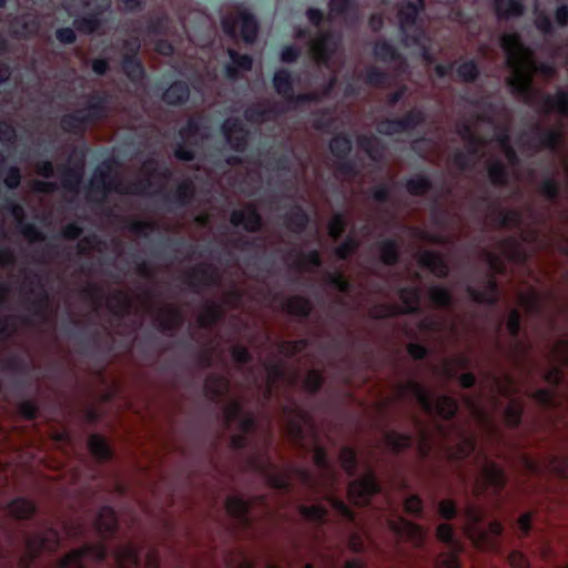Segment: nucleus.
<instances>
[{
	"label": "nucleus",
	"mask_w": 568,
	"mask_h": 568,
	"mask_svg": "<svg viewBox=\"0 0 568 568\" xmlns=\"http://www.w3.org/2000/svg\"><path fill=\"white\" fill-rule=\"evenodd\" d=\"M450 457L458 462L473 459L478 467V474L474 478L473 493L480 497L487 494L500 495L507 484L505 470L493 462L484 449H479L476 436L457 427V442L449 448Z\"/></svg>",
	"instance_id": "obj_1"
},
{
	"label": "nucleus",
	"mask_w": 568,
	"mask_h": 568,
	"mask_svg": "<svg viewBox=\"0 0 568 568\" xmlns=\"http://www.w3.org/2000/svg\"><path fill=\"white\" fill-rule=\"evenodd\" d=\"M94 526L101 540L88 542L69 551L57 562L58 568H85L84 558L103 562L110 552L106 540L115 537L119 530V520L113 507L102 506L95 517Z\"/></svg>",
	"instance_id": "obj_2"
},
{
	"label": "nucleus",
	"mask_w": 568,
	"mask_h": 568,
	"mask_svg": "<svg viewBox=\"0 0 568 568\" xmlns=\"http://www.w3.org/2000/svg\"><path fill=\"white\" fill-rule=\"evenodd\" d=\"M254 470L264 478L266 484L276 490L290 493L292 490L291 475H296L301 481L311 489H317L322 485L317 478L306 468L288 466L286 469H280L271 459L256 457L251 462Z\"/></svg>",
	"instance_id": "obj_3"
},
{
	"label": "nucleus",
	"mask_w": 568,
	"mask_h": 568,
	"mask_svg": "<svg viewBox=\"0 0 568 568\" xmlns=\"http://www.w3.org/2000/svg\"><path fill=\"white\" fill-rule=\"evenodd\" d=\"M313 462L322 473V481L326 490L324 493V499L343 521L355 524V511L335 494L338 475L328 457L327 449L318 443L314 445Z\"/></svg>",
	"instance_id": "obj_4"
},
{
	"label": "nucleus",
	"mask_w": 568,
	"mask_h": 568,
	"mask_svg": "<svg viewBox=\"0 0 568 568\" xmlns=\"http://www.w3.org/2000/svg\"><path fill=\"white\" fill-rule=\"evenodd\" d=\"M110 97L106 92H93L88 95L84 108L62 115L60 126L65 133H84L89 125L106 118Z\"/></svg>",
	"instance_id": "obj_5"
},
{
	"label": "nucleus",
	"mask_w": 568,
	"mask_h": 568,
	"mask_svg": "<svg viewBox=\"0 0 568 568\" xmlns=\"http://www.w3.org/2000/svg\"><path fill=\"white\" fill-rule=\"evenodd\" d=\"M24 552L17 560V568H33L36 560L44 552L53 554L61 546V535L59 530L43 524L42 529L34 534H22Z\"/></svg>",
	"instance_id": "obj_6"
},
{
	"label": "nucleus",
	"mask_w": 568,
	"mask_h": 568,
	"mask_svg": "<svg viewBox=\"0 0 568 568\" xmlns=\"http://www.w3.org/2000/svg\"><path fill=\"white\" fill-rule=\"evenodd\" d=\"M402 390L412 395L422 409L428 415H436L449 422L454 419L458 413V403L454 397L439 395L434 398L433 394L417 381H407L402 385Z\"/></svg>",
	"instance_id": "obj_7"
},
{
	"label": "nucleus",
	"mask_w": 568,
	"mask_h": 568,
	"mask_svg": "<svg viewBox=\"0 0 568 568\" xmlns=\"http://www.w3.org/2000/svg\"><path fill=\"white\" fill-rule=\"evenodd\" d=\"M223 32L234 39L237 36V26L240 36L247 44H253L258 36L260 22L256 16L244 8L237 10V17L225 16L221 20Z\"/></svg>",
	"instance_id": "obj_8"
},
{
	"label": "nucleus",
	"mask_w": 568,
	"mask_h": 568,
	"mask_svg": "<svg viewBox=\"0 0 568 568\" xmlns=\"http://www.w3.org/2000/svg\"><path fill=\"white\" fill-rule=\"evenodd\" d=\"M381 490L382 487L376 474L372 468H368L364 476L353 479L348 484L347 497L353 505L366 507L371 505L372 498Z\"/></svg>",
	"instance_id": "obj_9"
},
{
	"label": "nucleus",
	"mask_w": 568,
	"mask_h": 568,
	"mask_svg": "<svg viewBox=\"0 0 568 568\" xmlns=\"http://www.w3.org/2000/svg\"><path fill=\"white\" fill-rule=\"evenodd\" d=\"M551 357L555 362L542 373L544 381L550 388L557 390L565 382L564 368L568 367V338H560L551 348Z\"/></svg>",
	"instance_id": "obj_10"
},
{
	"label": "nucleus",
	"mask_w": 568,
	"mask_h": 568,
	"mask_svg": "<svg viewBox=\"0 0 568 568\" xmlns=\"http://www.w3.org/2000/svg\"><path fill=\"white\" fill-rule=\"evenodd\" d=\"M524 465L532 475L548 471L561 480H568V455L548 454L542 462L524 457Z\"/></svg>",
	"instance_id": "obj_11"
},
{
	"label": "nucleus",
	"mask_w": 568,
	"mask_h": 568,
	"mask_svg": "<svg viewBox=\"0 0 568 568\" xmlns=\"http://www.w3.org/2000/svg\"><path fill=\"white\" fill-rule=\"evenodd\" d=\"M183 282L195 293H200L203 287H215L221 283V276L217 270L210 264H199L187 272Z\"/></svg>",
	"instance_id": "obj_12"
},
{
	"label": "nucleus",
	"mask_w": 568,
	"mask_h": 568,
	"mask_svg": "<svg viewBox=\"0 0 568 568\" xmlns=\"http://www.w3.org/2000/svg\"><path fill=\"white\" fill-rule=\"evenodd\" d=\"M282 413L285 417L288 436L295 443L302 444L306 435L305 425L311 420L308 413L296 404L284 405Z\"/></svg>",
	"instance_id": "obj_13"
},
{
	"label": "nucleus",
	"mask_w": 568,
	"mask_h": 568,
	"mask_svg": "<svg viewBox=\"0 0 568 568\" xmlns=\"http://www.w3.org/2000/svg\"><path fill=\"white\" fill-rule=\"evenodd\" d=\"M531 132L534 136L528 141L527 145L535 151L545 149L558 152L562 144L564 134L560 129L545 128L540 123H535L531 126Z\"/></svg>",
	"instance_id": "obj_14"
},
{
	"label": "nucleus",
	"mask_w": 568,
	"mask_h": 568,
	"mask_svg": "<svg viewBox=\"0 0 568 568\" xmlns=\"http://www.w3.org/2000/svg\"><path fill=\"white\" fill-rule=\"evenodd\" d=\"M481 284L483 288L468 284L465 288L467 295L477 304H484L490 307L496 306L499 301V286L495 276L491 274L484 276Z\"/></svg>",
	"instance_id": "obj_15"
},
{
	"label": "nucleus",
	"mask_w": 568,
	"mask_h": 568,
	"mask_svg": "<svg viewBox=\"0 0 568 568\" xmlns=\"http://www.w3.org/2000/svg\"><path fill=\"white\" fill-rule=\"evenodd\" d=\"M222 132L230 148L243 153L248 146V131L239 118H231L223 122Z\"/></svg>",
	"instance_id": "obj_16"
},
{
	"label": "nucleus",
	"mask_w": 568,
	"mask_h": 568,
	"mask_svg": "<svg viewBox=\"0 0 568 568\" xmlns=\"http://www.w3.org/2000/svg\"><path fill=\"white\" fill-rule=\"evenodd\" d=\"M230 222L234 227L242 226L248 233H256L263 226V219L257 207L248 203L244 209H235L231 212Z\"/></svg>",
	"instance_id": "obj_17"
},
{
	"label": "nucleus",
	"mask_w": 568,
	"mask_h": 568,
	"mask_svg": "<svg viewBox=\"0 0 568 568\" xmlns=\"http://www.w3.org/2000/svg\"><path fill=\"white\" fill-rule=\"evenodd\" d=\"M252 501L241 495H230L225 500V509L230 517L242 528L252 526L251 509Z\"/></svg>",
	"instance_id": "obj_18"
},
{
	"label": "nucleus",
	"mask_w": 568,
	"mask_h": 568,
	"mask_svg": "<svg viewBox=\"0 0 568 568\" xmlns=\"http://www.w3.org/2000/svg\"><path fill=\"white\" fill-rule=\"evenodd\" d=\"M163 203L169 210L187 206L195 194V186L192 180L185 179L180 182L173 192H160Z\"/></svg>",
	"instance_id": "obj_19"
},
{
	"label": "nucleus",
	"mask_w": 568,
	"mask_h": 568,
	"mask_svg": "<svg viewBox=\"0 0 568 568\" xmlns=\"http://www.w3.org/2000/svg\"><path fill=\"white\" fill-rule=\"evenodd\" d=\"M142 548L132 541L120 542L112 551L114 568H140Z\"/></svg>",
	"instance_id": "obj_20"
},
{
	"label": "nucleus",
	"mask_w": 568,
	"mask_h": 568,
	"mask_svg": "<svg viewBox=\"0 0 568 568\" xmlns=\"http://www.w3.org/2000/svg\"><path fill=\"white\" fill-rule=\"evenodd\" d=\"M479 204H488L494 214L496 224L503 229L519 227L523 223V215L519 210H505L491 203L490 197L485 194L478 197Z\"/></svg>",
	"instance_id": "obj_21"
},
{
	"label": "nucleus",
	"mask_w": 568,
	"mask_h": 568,
	"mask_svg": "<svg viewBox=\"0 0 568 568\" xmlns=\"http://www.w3.org/2000/svg\"><path fill=\"white\" fill-rule=\"evenodd\" d=\"M109 1L104 6H98L94 10L87 12L81 17H77L72 24L73 28L82 34H93L102 26V13L109 8Z\"/></svg>",
	"instance_id": "obj_22"
},
{
	"label": "nucleus",
	"mask_w": 568,
	"mask_h": 568,
	"mask_svg": "<svg viewBox=\"0 0 568 568\" xmlns=\"http://www.w3.org/2000/svg\"><path fill=\"white\" fill-rule=\"evenodd\" d=\"M418 264L438 278H446L449 274V266L446 260L436 251L425 250L420 252Z\"/></svg>",
	"instance_id": "obj_23"
},
{
	"label": "nucleus",
	"mask_w": 568,
	"mask_h": 568,
	"mask_svg": "<svg viewBox=\"0 0 568 568\" xmlns=\"http://www.w3.org/2000/svg\"><path fill=\"white\" fill-rule=\"evenodd\" d=\"M311 222V217L306 210L300 205L294 204L284 215H283V224L284 226L293 234L301 235L305 232L308 224Z\"/></svg>",
	"instance_id": "obj_24"
},
{
	"label": "nucleus",
	"mask_w": 568,
	"mask_h": 568,
	"mask_svg": "<svg viewBox=\"0 0 568 568\" xmlns=\"http://www.w3.org/2000/svg\"><path fill=\"white\" fill-rule=\"evenodd\" d=\"M113 170L112 163L110 161L102 162L95 170L93 174V179L90 183V191L106 195L113 187V178L111 175Z\"/></svg>",
	"instance_id": "obj_25"
},
{
	"label": "nucleus",
	"mask_w": 568,
	"mask_h": 568,
	"mask_svg": "<svg viewBox=\"0 0 568 568\" xmlns=\"http://www.w3.org/2000/svg\"><path fill=\"white\" fill-rule=\"evenodd\" d=\"M190 98V87L186 81H173L162 93V101L171 106H180L187 102Z\"/></svg>",
	"instance_id": "obj_26"
},
{
	"label": "nucleus",
	"mask_w": 568,
	"mask_h": 568,
	"mask_svg": "<svg viewBox=\"0 0 568 568\" xmlns=\"http://www.w3.org/2000/svg\"><path fill=\"white\" fill-rule=\"evenodd\" d=\"M403 306H399L400 314L415 315L422 312V291L418 286H404L398 291Z\"/></svg>",
	"instance_id": "obj_27"
},
{
	"label": "nucleus",
	"mask_w": 568,
	"mask_h": 568,
	"mask_svg": "<svg viewBox=\"0 0 568 568\" xmlns=\"http://www.w3.org/2000/svg\"><path fill=\"white\" fill-rule=\"evenodd\" d=\"M339 41L333 32H322L314 42L313 49L322 63H327L338 48Z\"/></svg>",
	"instance_id": "obj_28"
},
{
	"label": "nucleus",
	"mask_w": 568,
	"mask_h": 568,
	"mask_svg": "<svg viewBox=\"0 0 568 568\" xmlns=\"http://www.w3.org/2000/svg\"><path fill=\"white\" fill-rule=\"evenodd\" d=\"M230 388V381L219 373H211L204 381V393L213 402L220 400Z\"/></svg>",
	"instance_id": "obj_29"
},
{
	"label": "nucleus",
	"mask_w": 568,
	"mask_h": 568,
	"mask_svg": "<svg viewBox=\"0 0 568 568\" xmlns=\"http://www.w3.org/2000/svg\"><path fill=\"white\" fill-rule=\"evenodd\" d=\"M282 113L283 110L277 105L265 108L261 103H255L244 110V118L250 123L261 124L267 120L276 119Z\"/></svg>",
	"instance_id": "obj_30"
},
{
	"label": "nucleus",
	"mask_w": 568,
	"mask_h": 568,
	"mask_svg": "<svg viewBox=\"0 0 568 568\" xmlns=\"http://www.w3.org/2000/svg\"><path fill=\"white\" fill-rule=\"evenodd\" d=\"M506 83L514 95L524 98L526 103L532 104L531 81L521 71H517L514 75L509 77Z\"/></svg>",
	"instance_id": "obj_31"
},
{
	"label": "nucleus",
	"mask_w": 568,
	"mask_h": 568,
	"mask_svg": "<svg viewBox=\"0 0 568 568\" xmlns=\"http://www.w3.org/2000/svg\"><path fill=\"white\" fill-rule=\"evenodd\" d=\"M227 54L232 64L225 67V74L229 79L235 80L240 75V70L247 72L252 70L253 58L247 53H240L234 49H229Z\"/></svg>",
	"instance_id": "obj_32"
},
{
	"label": "nucleus",
	"mask_w": 568,
	"mask_h": 568,
	"mask_svg": "<svg viewBox=\"0 0 568 568\" xmlns=\"http://www.w3.org/2000/svg\"><path fill=\"white\" fill-rule=\"evenodd\" d=\"M9 515L19 520L31 519L38 511L37 505L29 498L16 497L7 505Z\"/></svg>",
	"instance_id": "obj_33"
},
{
	"label": "nucleus",
	"mask_w": 568,
	"mask_h": 568,
	"mask_svg": "<svg viewBox=\"0 0 568 568\" xmlns=\"http://www.w3.org/2000/svg\"><path fill=\"white\" fill-rule=\"evenodd\" d=\"M61 185L62 187L70 193H77L79 191L80 184L83 180V165L82 163L77 165H61Z\"/></svg>",
	"instance_id": "obj_34"
},
{
	"label": "nucleus",
	"mask_w": 568,
	"mask_h": 568,
	"mask_svg": "<svg viewBox=\"0 0 568 568\" xmlns=\"http://www.w3.org/2000/svg\"><path fill=\"white\" fill-rule=\"evenodd\" d=\"M542 113L548 114L551 111L558 112L560 115L568 116V91L559 89L555 95L542 94Z\"/></svg>",
	"instance_id": "obj_35"
},
{
	"label": "nucleus",
	"mask_w": 568,
	"mask_h": 568,
	"mask_svg": "<svg viewBox=\"0 0 568 568\" xmlns=\"http://www.w3.org/2000/svg\"><path fill=\"white\" fill-rule=\"evenodd\" d=\"M283 311L288 315L306 320L313 311V305L310 298L302 295H294L284 300Z\"/></svg>",
	"instance_id": "obj_36"
},
{
	"label": "nucleus",
	"mask_w": 568,
	"mask_h": 568,
	"mask_svg": "<svg viewBox=\"0 0 568 568\" xmlns=\"http://www.w3.org/2000/svg\"><path fill=\"white\" fill-rule=\"evenodd\" d=\"M156 328L163 334H172L183 322V315L178 308H164L155 318Z\"/></svg>",
	"instance_id": "obj_37"
},
{
	"label": "nucleus",
	"mask_w": 568,
	"mask_h": 568,
	"mask_svg": "<svg viewBox=\"0 0 568 568\" xmlns=\"http://www.w3.org/2000/svg\"><path fill=\"white\" fill-rule=\"evenodd\" d=\"M379 260L384 265L394 266L399 262L400 247L396 239L386 237L377 242Z\"/></svg>",
	"instance_id": "obj_38"
},
{
	"label": "nucleus",
	"mask_w": 568,
	"mask_h": 568,
	"mask_svg": "<svg viewBox=\"0 0 568 568\" xmlns=\"http://www.w3.org/2000/svg\"><path fill=\"white\" fill-rule=\"evenodd\" d=\"M384 440L388 449L394 455L409 449L414 445V436L409 433H399L396 430H387L384 435Z\"/></svg>",
	"instance_id": "obj_39"
},
{
	"label": "nucleus",
	"mask_w": 568,
	"mask_h": 568,
	"mask_svg": "<svg viewBox=\"0 0 568 568\" xmlns=\"http://www.w3.org/2000/svg\"><path fill=\"white\" fill-rule=\"evenodd\" d=\"M121 68L123 73L132 83L141 82L146 75L144 65L139 55L124 54L122 58Z\"/></svg>",
	"instance_id": "obj_40"
},
{
	"label": "nucleus",
	"mask_w": 568,
	"mask_h": 568,
	"mask_svg": "<svg viewBox=\"0 0 568 568\" xmlns=\"http://www.w3.org/2000/svg\"><path fill=\"white\" fill-rule=\"evenodd\" d=\"M88 448L92 456L99 462H108L113 456V452L106 438L99 434H92L89 436Z\"/></svg>",
	"instance_id": "obj_41"
},
{
	"label": "nucleus",
	"mask_w": 568,
	"mask_h": 568,
	"mask_svg": "<svg viewBox=\"0 0 568 568\" xmlns=\"http://www.w3.org/2000/svg\"><path fill=\"white\" fill-rule=\"evenodd\" d=\"M294 78L288 69L282 68L274 72L272 83L273 88L278 95L285 100L291 95L294 90Z\"/></svg>",
	"instance_id": "obj_42"
},
{
	"label": "nucleus",
	"mask_w": 568,
	"mask_h": 568,
	"mask_svg": "<svg viewBox=\"0 0 568 568\" xmlns=\"http://www.w3.org/2000/svg\"><path fill=\"white\" fill-rule=\"evenodd\" d=\"M487 175L491 185L497 187L507 186L509 183V169L499 159H495L487 165Z\"/></svg>",
	"instance_id": "obj_43"
},
{
	"label": "nucleus",
	"mask_w": 568,
	"mask_h": 568,
	"mask_svg": "<svg viewBox=\"0 0 568 568\" xmlns=\"http://www.w3.org/2000/svg\"><path fill=\"white\" fill-rule=\"evenodd\" d=\"M495 11L500 20H508L524 14L525 6L521 0H494Z\"/></svg>",
	"instance_id": "obj_44"
},
{
	"label": "nucleus",
	"mask_w": 568,
	"mask_h": 568,
	"mask_svg": "<svg viewBox=\"0 0 568 568\" xmlns=\"http://www.w3.org/2000/svg\"><path fill=\"white\" fill-rule=\"evenodd\" d=\"M267 385L264 389L265 400H270L273 395L275 384L286 376V367L283 362H271L266 364Z\"/></svg>",
	"instance_id": "obj_45"
},
{
	"label": "nucleus",
	"mask_w": 568,
	"mask_h": 568,
	"mask_svg": "<svg viewBox=\"0 0 568 568\" xmlns=\"http://www.w3.org/2000/svg\"><path fill=\"white\" fill-rule=\"evenodd\" d=\"M298 511L304 519L317 526H323L328 519V509L322 504L301 505Z\"/></svg>",
	"instance_id": "obj_46"
},
{
	"label": "nucleus",
	"mask_w": 568,
	"mask_h": 568,
	"mask_svg": "<svg viewBox=\"0 0 568 568\" xmlns=\"http://www.w3.org/2000/svg\"><path fill=\"white\" fill-rule=\"evenodd\" d=\"M389 528L398 536V537H408L416 538L422 541V529L418 525L403 518L398 517V520H389Z\"/></svg>",
	"instance_id": "obj_47"
},
{
	"label": "nucleus",
	"mask_w": 568,
	"mask_h": 568,
	"mask_svg": "<svg viewBox=\"0 0 568 568\" xmlns=\"http://www.w3.org/2000/svg\"><path fill=\"white\" fill-rule=\"evenodd\" d=\"M373 54L382 62H396L403 59L397 48L387 40H377L373 47Z\"/></svg>",
	"instance_id": "obj_48"
},
{
	"label": "nucleus",
	"mask_w": 568,
	"mask_h": 568,
	"mask_svg": "<svg viewBox=\"0 0 568 568\" xmlns=\"http://www.w3.org/2000/svg\"><path fill=\"white\" fill-rule=\"evenodd\" d=\"M328 149L335 159L347 158L353 150L352 139L346 133H338L331 139Z\"/></svg>",
	"instance_id": "obj_49"
},
{
	"label": "nucleus",
	"mask_w": 568,
	"mask_h": 568,
	"mask_svg": "<svg viewBox=\"0 0 568 568\" xmlns=\"http://www.w3.org/2000/svg\"><path fill=\"white\" fill-rule=\"evenodd\" d=\"M288 256L300 257L295 262V267L300 268V270L306 268V265L312 266V267H321L323 264L321 253L317 250H311V251L304 253V252L293 247L288 251Z\"/></svg>",
	"instance_id": "obj_50"
},
{
	"label": "nucleus",
	"mask_w": 568,
	"mask_h": 568,
	"mask_svg": "<svg viewBox=\"0 0 568 568\" xmlns=\"http://www.w3.org/2000/svg\"><path fill=\"white\" fill-rule=\"evenodd\" d=\"M339 462L348 477L354 478L358 471V456L354 447L343 446L339 450Z\"/></svg>",
	"instance_id": "obj_51"
},
{
	"label": "nucleus",
	"mask_w": 568,
	"mask_h": 568,
	"mask_svg": "<svg viewBox=\"0 0 568 568\" xmlns=\"http://www.w3.org/2000/svg\"><path fill=\"white\" fill-rule=\"evenodd\" d=\"M131 307L132 301L125 292L118 290L112 294L109 308L114 316L123 317L130 312Z\"/></svg>",
	"instance_id": "obj_52"
},
{
	"label": "nucleus",
	"mask_w": 568,
	"mask_h": 568,
	"mask_svg": "<svg viewBox=\"0 0 568 568\" xmlns=\"http://www.w3.org/2000/svg\"><path fill=\"white\" fill-rule=\"evenodd\" d=\"M524 406L520 400L513 398L505 407L503 417L507 427L515 429L521 424Z\"/></svg>",
	"instance_id": "obj_53"
},
{
	"label": "nucleus",
	"mask_w": 568,
	"mask_h": 568,
	"mask_svg": "<svg viewBox=\"0 0 568 568\" xmlns=\"http://www.w3.org/2000/svg\"><path fill=\"white\" fill-rule=\"evenodd\" d=\"M437 539L450 550H463V546L456 538L454 527L450 524H439L436 528Z\"/></svg>",
	"instance_id": "obj_54"
},
{
	"label": "nucleus",
	"mask_w": 568,
	"mask_h": 568,
	"mask_svg": "<svg viewBox=\"0 0 568 568\" xmlns=\"http://www.w3.org/2000/svg\"><path fill=\"white\" fill-rule=\"evenodd\" d=\"M424 10L420 4H415L412 0L405 1L398 10L400 26L403 28L415 26L419 13Z\"/></svg>",
	"instance_id": "obj_55"
},
{
	"label": "nucleus",
	"mask_w": 568,
	"mask_h": 568,
	"mask_svg": "<svg viewBox=\"0 0 568 568\" xmlns=\"http://www.w3.org/2000/svg\"><path fill=\"white\" fill-rule=\"evenodd\" d=\"M405 189L413 196H423L433 189V183L428 176L418 174L406 180Z\"/></svg>",
	"instance_id": "obj_56"
},
{
	"label": "nucleus",
	"mask_w": 568,
	"mask_h": 568,
	"mask_svg": "<svg viewBox=\"0 0 568 568\" xmlns=\"http://www.w3.org/2000/svg\"><path fill=\"white\" fill-rule=\"evenodd\" d=\"M38 29L34 21L26 20L22 17H14L10 23L11 34L17 39H28Z\"/></svg>",
	"instance_id": "obj_57"
},
{
	"label": "nucleus",
	"mask_w": 568,
	"mask_h": 568,
	"mask_svg": "<svg viewBox=\"0 0 568 568\" xmlns=\"http://www.w3.org/2000/svg\"><path fill=\"white\" fill-rule=\"evenodd\" d=\"M538 192L549 202H556L560 197L561 184L556 178L546 176L540 181Z\"/></svg>",
	"instance_id": "obj_58"
},
{
	"label": "nucleus",
	"mask_w": 568,
	"mask_h": 568,
	"mask_svg": "<svg viewBox=\"0 0 568 568\" xmlns=\"http://www.w3.org/2000/svg\"><path fill=\"white\" fill-rule=\"evenodd\" d=\"M203 129V121L200 116H191L186 123L179 130V136L182 141L195 144L192 139H196L201 135Z\"/></svg>",
	"instance_id": "obj_59"
},
{
	"label": "nucleus",
	"mask_w": 568,
	"mask_h": 568,
	"mask_svg": "<svg viewBox=\"0 0 568 568\" xmlns=\"http://www.w3.org/2000/svg\"><path fill=\"white\" fill-rule=\"evenodd\" d=\"M457 78L465 83H474L480 75L476 60L470 59L460 63L456 69Z\"/></svg>",
	"instance_id": "obj_60"
},
{
	"label": "nucleus",
	"mask_w": 568,
	"mask_h": 568,
	"mask_svg": "<svg viewBox=\"0 0 568 568\" xmlns=\"http://www.w3.org/2000/svg\"><path fill=\"white\" fill-rule=\"evenodd\" d=\"M399 119L404 133H406L415 130L419 125H423L426 122V114L422 109L413 108Z\"/></svg>",
	"instance_id": "obj_61"
},
{
	"label": "nucleus",
	"mask_w": 568,
	"mask_h": 568,
	"mask_svg": "<svg viewBox=\"0 0 568 568\" xmlns=\"http://www.w3.org/2000/svg\"><path fill=\"white\" fill-rule=\"evenodd\" d=\"M222 316V312L220 306L214 303L210 302L205 305L204 311L199 315L197 323L203 328H209L213 325H215Z\"/></svg>",
	"instance_id": "obj_62"
},
{
	"label": "nucleus",
	"mask_w": 568,
	"mask_h": 568,
	"mask_svg": "<svg viewBox=\"0 0 568 568\" xmlns=\"http://www.w3.org/2000/svg\"><path fill=\"white\" fill-rule=\"evenodd\" d=\"M428 297L437 308H446L453 304V296L444 286L434 285L429 288Z\"/></svg>",
	"instance_id": "obj_63"
},
{
	"label": "nucleus",
	"mask_w": 568,
	"mask_h": 568,
	"mask_svg": "<svg viewBox=\"0 0 568 568\" xmlns=\"http://www.w3.org/2000/svg\"><path fill=\"white\" fill-rule=\"evenodd\" d=\"M529 396L545 409L556 407V390L552 388H536L530 392Z\"/></svg>",
	"instance_id": "obj_64"
}]
</instances>
